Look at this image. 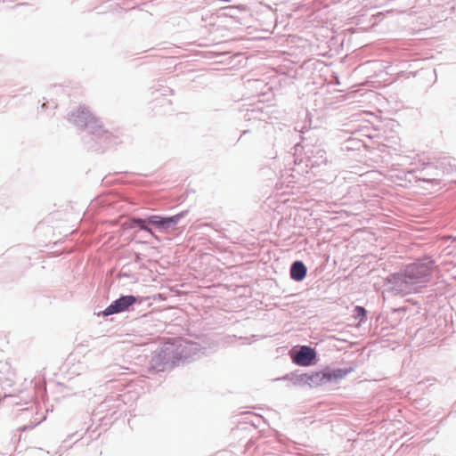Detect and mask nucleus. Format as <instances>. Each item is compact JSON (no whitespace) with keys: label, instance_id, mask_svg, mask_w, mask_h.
<instances>
[{"label":"nucleus","instance_id":"5","mask_svg":"<svg viewBox=\"0 0 456 456\" xmlns=\"http://www.w3.org/2000/svg\"><path fill=\"white\" fill-rule=\"evenodd\" d=\"M182 216L183 214H178L170 217L151 216L148 218V224H152L159 228H167L170 224H176Z\"/></svg>","mask_w":456,"mask_h":456},{"label":"nucleus","instance_id":"3","mask_svg":"<svg viewBox=\"0 0 456 456\" xmlns=\"http://www.w3.org/2000/svg\"><path fill=\"white\" fill-rule=\"evenodd\" d=\"M136 302V298L134 296H123L120 298L114 301L113 304L109 305L104 311L103 315L108 316L113 314L120 313L127 309L130 305Z\"/></svg>","mask_w":456,"mask_h":456},{"label":"nucleus","instance_id":"7","mask_svg":"<svg viewBox=\"0 0 456 456\" xmlns=\"http://www.w3.org/2000/svg\"><path fill=\"white\" fill-rule=\"evenodd\" d=\"M306 275V268L305 265L300 262H295L290 269V276L295 281H302Z\"/></svg>","mask_w":456,"mask_h":456},{"label":"nucleus","instance_id":"2","mask_svg":"<svg viewBox=\"0 0 456 456\" xmlns=\"http://www.w3.org/2000/svg\"><path fill=\"white\" fill-rule=\"evenodd\" d=\"M432 273L431 263H414L405 270V275L411 280H421Z\"/></svg>","mask_w":456,"mask_h":456},{"label":"nucleus","instance_id":"9","mask_svg":"<svg viewBox=\"0 0 456 456\" xmlns=\"http://www.w3.org/2000/svg\"><path fill=\"white\" fill-rule=\"evenodd\" d=\"M354 314L356 317H361V319H364L366 311L362 306H356L354 308Z\"/></svg>","mask_w":456,"mask_h":456},{"label":"nucleus","instance_id":"6","mask_svg":"<svg viewBox=\"0 0 456 456\" xmlns=\"http://www.w3.org/2000/svg\"><path fill=\"white\" fill-rule=\"evenodd\" d=\"M89 118H91L89 110L86 108H78L72 112L70 120L77 125H86Z\"/></svg>","mask_w":456,"mask_h":456},{"label":"nucleus","instance_id":"4","mask_svg":"<svg viewBox=\"0 0 456 456\" xmlns=\"http://www.w3.org/2000/svg\"><path fill=\"white\" fill-rule=\"evenodd\" d=\"M315 356L314 349L307 346H302L299 351L292 355V360L299 366H309Z\"/></svg>","mask_w":456,"mask_h":456},{"label":"nucleus","instance_id":"1","mask_svg":"<svg viewBox=\"0 0 456 456\" xmlns=\"http://www.w3.org/2000/svg\"><path fill=\"white\" fill-rule=\"evenodd\" d=\"M345 374L346 372L340 370L334 372L317 371L312 373L311 375H305L303 379L310 386L317 387L330 382L332 379H341L345 376Z\"/></svg>","mask_w":456,"mask_h":456},{"label":"nucleus","instance_id":"8","mask_svg":"<svg viewBox=\"0 0 456 456\" xmlns=\"http://www.w3.org/2000/svg\"><path fill=\"white\" fill-rule=\"evenodd\" d=\"M147 224H148V218L147 219L133 218L131 220V227L133 225H138L141 230L149 232L151 235H153L152 230L151 228H149Z\"/></svg>","mask_w":456,"mask_h":456}]
</instances>
